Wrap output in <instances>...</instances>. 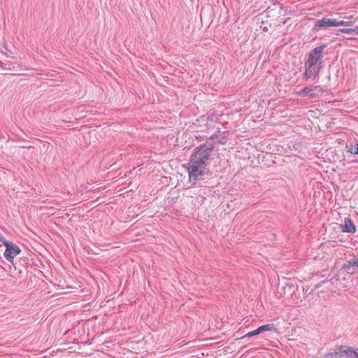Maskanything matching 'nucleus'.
Listing matches in <instances>:
<instances>
[{"instance_id": "6e6552de", "label": "nucleus", "mask_w": 358, "mask_h": 358, "mask_svg": "<svg viewBox=\"0 0 358 358\" xmlns=\"http://www.w3.org/2000/svg\"><path fill=\"white\" fill-rule=\"evenodd\" d=\"M299 94L301 96H308L310 98H315V92H313V89L310 87H306L302 89Z\"/></svg>"}, {"instance_id": "423d86ee", "label": "nucleus", "mask_w": 358, "mask_h": 358, "mask_svg": "<svg viewBox=\"0 0 358 358\" xmlns=\"http://www.w3.org/2000/svg\"><path fill=\"white\" fill-rule=\"evenodd\" d=\"M273 329H275V326L273 324H266L260 326L257 329H255L252 331L248 332L245 336H243L241 338L244 339L246 338H251L252 336L260 334L263 331H272Z\"/></svg>"}, {"instance_id": "4468645a", "label": "nucleus", "mask_w": 358, "mask_h": 358, "mask_svg": "<svg viewBox=\"0 0 358 358\" xmlns=\"http://www.w3.org/2000/svg\"><path fill=\"white\" fill-rule=\"evenodd\" d=\"M339 32H341V33H344V34H354V29L352 28H343V29H338Z\"/></svg>"}, {"instance_id": "f8f14e48", "label": "nucleus", "mask_w": 358, "mask_h": 358, "mask_svg": "<svg viewBox=\"0 0 358 358\" xmlns=\"http://www.w3.org/2000/svg\"><path fill=\"white\" fill-rule=\"evenodd\" d=\"M313 89L315 94H316L315 98L320 96L324 92V89L320 85H316Z\"/></svg>"}, {"instance_id": "2eb2a0df", "label": "nucleus", "mask_w": 358, "mask_h": 358, "mask_svg": "<svg viewBox=\"0 0 358 358\" xmlns=\"http://www.w3.org/2000/svg\"><path fill=\"white\" fill-rule=\"evenodd\" d=\"M352 264L358 267V257L357 258L352 259Z\"/></svg>"}, {"instance_id": "20e7f679", "label": "nucleus", "mask_w": 358, "mask_h": 358, "mask_svg": "<svg viewBox=\"0 0 358 358\" xmlns=\"http://www.w3.org/2000/svg\"><path fill=\"white\" fill-rule=\"evenodd\" d=\"M6 250L4 252L5 258L10 263H13V259L21 252L19 247L13 243H5Z\"/></svg>"}, {"instance_id": "f3484780", "label": "nucleus", "mask_w": 358, "mask_h": 358, "mask_svg": "<svg viewBox=\"0 0 358 358\" xmlns=\"http://www.w3.org/2000/svg\"><path fill=\"white\" fill-rule=\"evenodd\" d=\"M3 236L2 234L0 233V241H1L3 240Z\"/></svg>"}, {"instance_id": "9b49d317", "label": "nucleus", "mask_w": 358, "mask_h": 358, "mask_svg": "<svg viewBox=\"0 0 358 358\" xmlns=\"http://www.w3.org/2000/svg\"><path fill=\"white\" fill-rule=\"evenodd\" d=\"M352 22H351V21L337 20L334 19L335 27L350 26L352 24Z\"/></svg>"}, {"instance_id": "a211bd4d", "label": "nucleus", "mask_w": 358, "mask_h": 358, "mask_svg": "<svg viewBox=\"0 0 358 358\" xmlns=\"http://www.w3.org/2000/svg\"><path fill=\"white\" fill-rule=\"evenodd\" d=\"M263 30H264V31H267V28H266V27H264V28L263 29Z\"/></svg>"}, {"instance_id": "0eeeda50", "label": "nucleus", "mask_w": 358, "mask_h": 358, "mask_svg": "<svg viewBox=\"0 0 358 358\" xmlns=\"http://www.w3.org/2000/svg\"><path fill=\"white\" fill-rule=\"evenodd\" d=\"M341 229L345 233L355 234L356 232V227L352 219L349 217L344 219V224L341 225Z\"/></svg>"}, {"instance_id": "dca6fc26", "label": "nucleus", "mask_w": 358, "mask_h": 358, "mask_svg": "<svg viewBox=\"0 0 358 358\" xmlns=\"http://www.w3.org/2000/svg\"><path fill=\"white\" fill-rule=\"evenodd\" d=\"M355 31H354V34L355 35H358V27H357L356 28L354 29Z\"/></svg>"}, {"instance_id": "39448f33", "label": "nucleus", "mask_w": 358, "mask_h": 358, "mask_svg": "<svg viewBox=\"0 0 358 358\" xmlns=\"http://www.w3.org/2000/svg\"><path fill=\"white\" fill-rule=\"evenodd\" d=\"M340 358H358V349L341 345Z\"/></svg>"}, {"instance_id": "9d476101", "label": "nucleus", "mask_w": 358, "mask_h": 358, "mask_svg": "<svg viewBox=\"0 0 358 358\" xmlns=\"http://www.w3.org/2000/svg\"><path fill=\"white\" fill-rule=\"evenodd\" d=\"M340 358V345H337L334 350V352H331L326 354L324 358Z\"/></svg>"}, {"instance_id": "f257e3e1", "label": "nucleus", "mask_w": 358, "mask_h": 358, "mask_svg": "<svg viewBox=\"0 0 358 358\" xmlns=\"http://www.w3.org/2000/svg\"><path fill=\"white\" fill-rule=\"evenodd\" d=\"M213 144L204 143L194 150L187 164V170L190 182L203 179L206 175V168L210 163Z\"/></svg>"}, {"instance_id": "f03ea898", "label": "nucleus", "mask_w": 358, "mask_h": 358, "mask_svg": "<svg viewBox=\"0 0 358 358\" xmlns=\"http://www.w3.org/2000/svg\"><path fill=\"white\" fill-rule=\"evenodd\" d=\"M327 47V44H322L311 50L304 64L305 71L303 77L308 79L315 80L319 77V73L323 63V51Z\"/></svg>"}, {"instance_id": "ddd939ff", "label": "nucleus", "mask_w": 358, "mask_h": 358, "mask_svg": "<svg viewBox=\"0 0 358 358\" xmlns=\"http://www.w3.org/2000/svg\"><path fill=\"white\" fill-rule=\"evenodd\" d=\"M352 155H358V143L355 145H351L350 150H348Z\"/></svg>"}, {"instance_id": "7ed1b4c3", "label": "nucleus", "mask_w": 358, "mask_h": 358, "mask_svg": "<svg viewBox=\"0 0 358 358\" xmlns=\"http://www.w3.org/2000/svg\"><path fill=\"white\" fill-rule=\"evenodd\" d=\"M331 27H335L334 19L327 17L316 19L314 22L312 31L314 32H318L321 30L327 29Z\"/></svg>"}, {"instance_id": "1a4fd4ad", "label": "nucleus", "mask_w": 358, "mask_h": 358, "mask_svg": "<svg viewBox=\"0 0 358 358\" xmlns=\"http://www.w3.org/2000/svg\"><path fill=\"white\" fill-rule=\"evenodd\" d=\"M354 266H355L352 264V260L350 259L346 261V262L343 265L342 269H345L348 273L352 275L355 273L353 268Z\"/></svg>"}]
</instances>
